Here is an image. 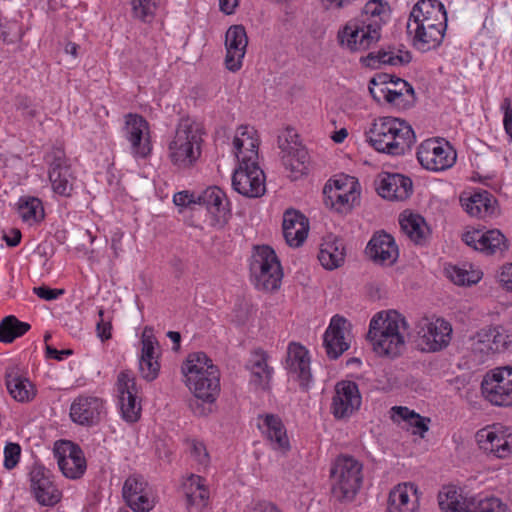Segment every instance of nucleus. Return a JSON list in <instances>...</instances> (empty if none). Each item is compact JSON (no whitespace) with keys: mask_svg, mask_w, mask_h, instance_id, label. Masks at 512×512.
Returning a JSON list of instances; mask_svg holds the SVG:
<instances>
[{"mask_svg":"<svg viewBox=\"0 0 512 512\" xmlns=\"http://www.w3.org/2000/svg\"><path fill=\"white\" fill-rule=\"evenodd\" d=\"M390 16L391 8L386 0H369L357 18L347 22L338 38L351 51L366 50L379 41L382 26Z\"/></svg>","mask_w":512,"mask_h":512,"instance_id":"obj_1","label":"nucleus"},{"mask_svg":"<svg viewBox=\"0 0 512 512\" xmlns=\"http://www.w3.org/2000/svg\"><path fill=\"white\" fill-rule=\"evenodd\" d=\"M408 327L405 317L396 310L381 311L371 319L367 339L377 354L394 358L405 349Z\"/></svg>","mask_w":512,"mask_h":512,"instance_id":"obj_2","label":"nucleus"},{"mask_svg":"<svg viewBox=\"0 0 512 512\" xmlns=\"http://www.w3.org/2000/svg\"><path fill=\"white\" fill-rule=\"evenodd\" d=\"M366 137L376 151L392 156L404 155L415 143L412 127L394 117L376 119L366 132Z\"/></svg>","mask_w":512,"mask_h":512,"instance_id":"obj_3","label":"nucleus"},{"mask_svg":"<svg viewBox=\"0 0 512 512\" xmlns=\"http://www.w3.org/2000/svg\"><path fill=\"white\" fill-rule=\"evenodd\" d=\"M332 494L341 502H351L363 483L362 463L349 455H340L331 467Z\"/></svg>","mask_w":512,"mask_h":512,"instance_id":"obj_4","label":"nucleus"},{"mask_svg":"<svg viewBox=\"0 0 512 512\" xmlns=\"http://www.w3.org/2000/svg\"><path fill=\"white\" fill-rule=\"evenodd\" d=\"M442 512H511L508 505L495 496L464 497L455 486H445L438 493Z\"/></svg>","mask_w":512,"mask_h":512,"instance_id":"obj_5","label":"nucleus"},{"mask_svg":"<svg viewBox=\"0 0 512 512\" xmlns=\"http://www.w3.org/2000/svg\"><path fill=\"white\" fill-rule=\"evenodd\" d=\"M200 129L188 119L181 120L169 144V158L178 168L191 167L201 155Z\"/></svg>","mask_w":512,"mask_h":512,"instance_id":"obj_6","label":"nucleus"},{"mask_svg":"<svg viewBox=\"0 0 512 512\" xmlns=\"http://www.w3.org/2000/svg\"><path fill=\"white\" fill-rule=\"evenodd\" d=\"M249 267L257 289L273 291L280 287L283 272L280 261L270 246L254 247Z\"/></svg>","mask_w":512,"mask_h":512,"instance_id":"obj_7","label":"nucleus"},{"mask_svg":"<svg viewBox=\"0 0 512 512\" xmlns=\"http://www.w3.org/2000/svg\"><path fill=\"white\" fill-rule=\"evenodd\" d=\"M48 165V178L54 193L70 197L74 190L76 177L74 176L71 164L62 148H52L44 157Z\"/></svg>","mask_w":512,"mask_h":512,"instance_id":"obj_8","label":"nucleus"},{"mask_svg":"<svg viewBox=\"0 0 512 512\" xmlns=\"http://www.w3.org/2000/svg\"><path fill=\"white\" fill-rule=\"evenodd\" d=\"M418 346L425 352H437L446 348L451 340V324L442 319L422 318L416 324Z\"/></svg>","mask_w":512,"mask_h":512,"instance_id":"obj_9","label":"nucleus"},{"mask_svg":"<svg viewBox=\"0 0 512 512\" xmlns=\"http://www.w3.org/2000/svg\"><path fill=\"white\" fill-rule=\"evenodd\" d=\"M456 152L446 141L427 139L417 150V159L427 170L438 172L452 167L456 161Z\"/></svg>","mask_w":512,"mask_h":512,"instance_id":"obj_10","label":"nucleus"},{"mask_svg":"<svg viewBox=\"0 0 512 512\" xmlns=\"http://www.w3.org/2000/svg\"><path fill=\"white\" fill-rule=\"evenodd\" d=\"M485 398L497 406L512 405V367H500L487 373L481 383Z\"/></svg>","mask_w":512,"mask_h":512,"instance_id":"obj_11","label":"nucleus"},{"mask_svg":"<svg viewBox=\"0 0 512 512\" xmlns=\"http://www.w3.org/2000/svg\"><path fill=\"white\" fill-rule=\"evenodd\" d=\"M479 448L496 458L512 454V428L501 425L487 426L476 433Z\"/></svg>","mask_w":512,"mask_h":512,"instance_id":"obj_12","label":"nucleus"},{"mask_svg":"<svg viewBox=\"0 0 512 512\" xmlns=\"http://www.w3.org/2000/svg\"><path fill=\"white\" fill-rule=\"evenodd\" d=\"M124 137L130 144V152L135 158L145 159L152 151L147 120L134 113L125 115Z\"/></svg>","mask_w":512,"mask_h":512,"instance_id":"obj_13","label":"nucleus"},{"mask_svg":"<svg viewBox=\"0 0 512 512\" xmlns=\"http://www.w3.org/2000/svg\"><path fill=\"white\" fill-rule=\"evenodd\" d=\"M232 187L245 197H261L266 191L265 174L258 164H239L232 175Z\"/></svg>","mask_w":512,"mask_h":512,"instance_id":"obj_14","label":"nucleus"},{"mask_svg":"<svg viewBox=\"0 0 512 512\" xmlns=\"http://www.w3.org/2000/svg\"><path fill=\"white\" fill-rule=\"evenodd\" d=\"M197 204L207 210L214 227L223 228L231 218L230 202L225 192L217 186L198 193Z\"/></svg>","mask_w":512,"mask_h":512,"instance_id":"obj_15","label":"nucleus"},{"mask_svg":"<svg viewBox=\"0 0 512 512\" xmlns=\"http://www.w3.org/2000/svg\"><path fill=\"white\" fill-rule=\"evenodd\" d=\"M52 477L49 469L37 463L29 472L31 491L42 506H54L61 500V491L54 484Z\"/></svg>","mask_w":512,"mask_h":512,"instance_id":"obj_16","label":"nucleus"},{"mask_svg":"<svg viewBox=\"0 0 512 512\" xmlns=\"http://www.w3.org/2000/svg\"><path fill=\"white\" fill-rule=\"evenodd\" d=\"M116 385L122 418L129 423L138 421L141 414V404L138 401V389L132 372H120Z\"/></svg>","mask_w":512,"mask_h":512,"instance_id":"obj_17","label":"nucleus"},{"mask_svg":"<svg viewBox=\"0 0 512 512\" xmlns=\"http://www.w3.org/2000/svg\"><path fill=\"white\" fill-rule=\"evenodd\" d=\"M361 406L358 385L350 380H342L335 385L331 413L336 419L349 418Z\"/></svg>","mask_w":512,"mask_h":512,"instance_id":"obj_18","label":"nucleus"},{"mask_svg":"<svg viewBox=\"0 0 512 512\" xmlns=\"http://www.w3.org/2000/svg\"><path fill=\"white\" fill-rule=\"evenodd\" d=\"M188 388L194 393L196 397V407L191 404L195 414L204 416L207 415L211 409L198 404L202 400L206 404L213 403L220 392V377L218 368H212V371L206 376H199L195 382L185 381Z\"/></svg>","mask_w":512,"mask_h":512,"instance_id":"obj_19","label":"nucleus"},{"mask_svg":"<svg viewBox=\"0 0 512 512\" xmlns=\"http://www.w3.org/2000/svg\"><path fill=\"white\" fill-rule=\"evenodd\" d=\"M350 328L351 324L344 317L339 315L332 317L323 336V345L330 359H338L349 349Z\"/></svg>","mask_w":512,"mask_h":512,"instance_id":"obj_20","label":"nucleus"},{"mask_svg":"<svg viewBox=\"0 0 512 512\" xmlns=\"http://www.w3.org/2000/svg\"><path fill=\"white\" fill-rule=\"evenodd\" d=\"M462 240L467 246L486 255L502 254L508 249L507 239L498 229L466 231Z\"/></svg>","mask_w":512,"mask_h":512,"instance_id":"obj_21","label":"nucleus"},{"mask_svg":"<svg viewBox=\"0 0 512 512\" xmlns=\"http://www.w3.org/2000/svg\"><path fill=\"white\" fill-rule=\"evenodd\" d=\"M141 354L139 357V373L141 377L151 382L155 380L160 371L158 357L160 355L159 342L153 335V329L145 327L141 337Z\"/></svg>","mask_w":512,"mask_h":512,"instance_id":"obj_22","label":"nucleus"},{"mask_svg":"<svg viewBox=\"0 0 512 512\" xmlns=\"http://www.w3.org/2000/svg\"><path fill=\"white\" fill-rule=\"evenodd\" d=\"M104 414V402L95 396H79L70 407L72 421L82 426L97 425Z\"/></svg>","mask_w":512,"mask_h":512,"instance_id":"obj_23","label":"nucleus"},{"mask_svg":"<svg viewBox=\"0 0 512 512\" xmlns=\"http://www.w3.org/2000/svg\"><path fill=\"white\" fill-rule=\"evenodd\" d=\"M60 448L55 449V456L62 474L69 479H78L86 471V460L81 448L70 442L64 441Z\"/></svg>","mask_w":512,"mask_h":512,"instance_id":"obj_24","label":"nucleus"},{"mask_svg":"<svg viewBox=\"0 0 512 512\" xmlns=\"http://www.w3.org/2000/svg\"><path fill=\"white\" fill-rule=\"evenodd\" d=\"M248 37L243 25H232L225 35L226 68L231 72H237L242 67V61L246 53Z\"/></svg>","mask_w":512,"mask_h":512,"instance_id":"obj_25","label":"nucleus"},{"mask_svg":"<svg viewBox=\"0 0 512 512\" xmlns=\"http://www.w3.org/2000/svg\"><path fill=\"white\" fill-rule=\"evenodd\" d=\"M408 21L423 23L425 26L437 27L442 32L447 28V13L438 0H420L412 8Z\"/></svg>","mask_w":512,"mask_h":512,"instance_id":"obj_26","label":"nucleus"},{"mask_svg":"<svg viewBox=\"0 0 512 512\" xmlns=\"http://www.w3.org/2000/svg\"><path fill=\"white\" fill-rule=\"evenodd\" d=\"M421 492L412 482L396 485L389 493L387 512H417Z\"/></svg>","mask_w":512,"mask_h":512,"instance_id":"obj_27","label":"nucleus"},{"mask_svg":"<svg viewBox=\"0 0 512 512\" xmlns=\"http://www.w3.org/2000/svg\"><path fill=\"white\" fill-rule=\"evenodd\" d=\"M233 146L239 164H257L259 140L253 127L240 126L234 137Z\"/></svg>","mask_w":512,"mask_h":512,"instance_id":"obj_28","label":"nucleus"},{"mask_svg":"<svg viewBox=\"0 0 512 512\" xmlns=\"http://www.w3.org/2000/svg\"><path fill=\"white\" fill-rule=\"evenodd\" d=\"M285 368L290 374L297 377L301 386H308L312 375L309 352L304 346L295 342L288 345Z\"/></svg>","mask_w":512,"mask_h":512,"instance_id":"obj_29","label":"nucleus"},{"mask_svg":"<svg viewBox=\"0 0 512 512\" xmlns=\"http://www.w3.org/2000/svg\"><path fill=\"white\" fill-rule=\"evenodd\" d=\"M279 148L281 149L282 162L286 169H289L294 179L308 173V152L305 147L296 141H288V139H278Z\"/></svg>","mask_w":512,"mask_h":512,"instance_id":"obj_30","label":"nucleus"},{"mask_svg":"<svg viewBox=\"0 0 512 512\" xmlns=\"http://www.w3.org/2000/svg\"><path fill=\"white\" fill-rule=\"evenodd\" d=\"M407 34L411 37L413 47L420 52L436 49L443 41L445 32L437 27H429L423 23L408 21Z\"/></svg>","mask_w":512,"mask_h":512,"instance_id":"obj_31","label":"nucleus"},{"mask_svg":"<svg viewBox=\"0 0 512 512\" xmlns=\"http://www.w3.org/2000/svg\"><path fill=\"white\" fill-rule=\"evenodd\" d=\"M366 253L374 262L382 265H392L399 255L394 238L385 232L374 234L366 247Z\"/></svg>","mask_w":512,"mask_h":512,"instance_id":"obj_32","label":"nucleus"},{"mask_svg":"<svg viewBox=\"0 0 512 512\" xmlns=\"http://www.w3.org/2000/svg\"><path fill=\"white\" fill-rule=\"evenodd\" d=\"M377 192L385 199L405 200L412 193V180L402 174L385 173L379 179Z\"/></svg>","mask_w":512,"mask_h":512,"instance_id":"obj_33","label":"nucleus"},{"mask_svg":"<svg viewBox=\"0 0 512 512\" xmlns=\"http://www.w3.org/2000/svg\"><path fill=\"white\" fill-rule=\"evenodd\" d=\"M282 226L284 238L291 247L301 246L307 238L308 220L297 211L287 210L283 216Z\"/></svg>","mask_w":512,"mask_h":512,"instance_id":"obj_34","label":"nucleus"},{"mask_svg":"<svg viewBox=\"0 0 512 512\" xmlns=\"http://www.w3.org/2000/svg\"><path fill=\"white\" fill-rule=\"evenodd\" d=\"M345 245L343 239L329 234L322 239L318 253L321 265L327 270L340 267L345 261Z\"/></svg>","mask_w":512,"mask_h":512,"instance_id":"obj_35","label":"nucleus"},{"mask_svg":"<svg viewBox=\"0 0 512 512\" xmlns=\"http://www.w3.org/2000/svg\"><path fill=\"white\" fill-rule=\"evenodd\" d=\"M186 508L189 512H201L208 504L209 491L205 480L192 474L184 484Z\"/></svg>","mask_w":512,"mask_h":512,"instance_id":"obj_36","label":"nucleus"},{"mask_svg":"<svg viewBox=\"0 0 512 512\" xmlns=\"http://www.w3.org/2000/svg\"><path fill=\"white\" fill-rule=\"evenodd\" d=\"M460 202L470 216L483 218L493 213L495 199L490 192L479 190L469 195L462 194Z\"/></svg>","mask_w":512,"mask_h":512,"instance_id":"obj_37","label":"nucleus"},{"mask_svg":"<svg viewBox=\"0 0 512 512\" xmlns=\"http://www.w3.org/2000/svg\"><path fill=\"white\" fill-rule=\"evenodd\" d=\"M412 55L410 51L389 46L387 49L382 48L377 52H370L364 63L372 68H378L381 64L391 66H404L411 62Z\"/></svg>","mask_w":512,"mask_h":512,"instance_id":"obj_38","label":"nucleus"},{"mask_svg":"<svg viewBox=\"0 0 512 512\" xmlns=\"http://www.w3.org/2000/svg\"><path fill=\"white\" fill-rule=\"evenodd\" d=\"M5 379L7 390L16 401L29 402L35 397L36 390L34 385L15 369L6 371Z\"/></svg>","mask_w":512,"mask_h":512,"instance_id":"obj_39","label":"nucleus"},{"mask_svg":"<svg viewBox=\"0 0 512 512\" xmlns=\"http://www.w3.org/2000/svg\"><path fill=\"white\" fill-rule=\"evenodd\" d=\"M212 368H217L204 352L191 353L183 363L181 370L185 381L195 382L199 376H206Z\"/></svg>","mask_w":512,"mask_h":512,"instance_id":"obj_40","label":"nucleus"},{"mask_svg":"<svg viewBox=\"0 0 512 512\" xmlns=\"http://www.w3.org/2000/svg\"><path fill=\"white\" fill-rule=\"evenodd\" d=\"M268 355L262 351H255L248 363V368L252 374V382L265 389L273 374V368L267 364Z\"/></svg>","mask_w":512,"mask_h":512,"instance_id":"obj_41","label":"nucleus"},{"mask_svg":"<svg viewBox=\"0 0 512 512\" xmlns=\"http://www.w3.org/2000/svg\"><path fill=\"white\" fill-rule=\"evenodd\" d=\"M324 203L327 207L335 209L337 212L350 210L358 200L359 191H350L348 194L332 190V183L328 181L323 188Z\"/></svg>","mask_w":512,"mask_h":512,"instance_id":"obj_42","label":"nucleus"},{"mask_svg":"<svg viewBox=\"0 0 512 512\" xmlns=\"http://www.w3.org/2000/svg\"><path fill=\"white\" fill-rule=\"evenodd\" d=\"M18 213L22 220L30 225L42 221L45 217L42 201L34 196L19 198Z\"/></svg>","mask_w":512,"mask_h":512,"instance_id":"obj_43","label":"nucleus"},{"mask_svg":"<svg viewBox=\"0 0 512 512\" xmlns=\"http://www.w3.org/2000/svg\"><path fill=\"white\" fill-rule=\"evenodd\" d=\"M265 424L267 426V437L273 448L281 451L289 450V439L281 419L275 415H267Z\"/></svg>","mask_w":512,"mask_h":512,"instance_id":"obj_44","label":"nucleus"},{"mask_svg":"<svg viewBox=\"0 0 512 512\" xmlns=\"http://www.w3.org/2000/svg\"><path fill=\"white\" fill-rule=\"evenodd\" d=\"M392 411V419L394 421H404L410 427H413V434H419L423 436V434L428 431L427 423L430 421L428 418L420 416L413 410H410L408 407L404 406H394L391 408Z\"/></svg>","mask_w":512,"mask_h":512,"instance_id":"obj_45","label":"nucleus"},{"mask_svg":"<svg viewBox=\"0 0 512 512\" xmlns=\"http://www.w3.org/2000/svg\"><path fill=\"white\" fill-rule=\"evenodd\" d=\"M402 231L416 244H422L427 236L428 228L420 215L410 214L400 219Z\"/></svg>","mask_w":512,"mask_h":512,"instance_id":"obj_46","label":"nucleus"},{"mask_svg":"<svg viewBox=\"0 0 512 512\" xmlns=\"http://www.w3.org/2000/svg\"><path fill=\"white\" fill-rule=\"evenodd\" d=\"M27 322L18 320L15 316H6L0 322V342L12 343L16 338L23 336L30 330Z\"/></svg>","mask_w":512,"mask_h":512,"instance_id":"obj_47","label":"nucleus"},{"mask_svg":"<svg viewBox=\"0 0 512 512\" xmlns=\"http://www.w3.org/2000/svg\"><path fill=\"white\" fill-rule=\"evenodd\" d=\"M482 338H486V342L490 343V349L494 353L504 351L512 343V334L503 326H493L482 329Z\"/></svg>","mask_w":512,"mask_h":512,"instance_id":"obj_48","label":"nucleus"},{"mask_svg":"<svg viewBox=\"0 0 512 512\" xmlns=\"http://www.w3.org/2000/svg\"><path fill=\"white\" fill-rule=\"evenodd\" d=\"M447 273L452 282L457 285H472L479 282L482 278V272L472 269L471 265L452 266L447 269Z\"/></svg>","mask_w":512,"mask_h":512,"instance_id":"obj_49","label":"nucleus"},{"mask_svg":"<svg viewBox=\"0 0 512 512\" xmlns=\"http://www.w3.org/2000/svg\"><path fill=\"white\" fill-rule=\"evenodd\" d=\"M160 0H131L132 16L142 22H151Z\"/></svg>","mask_w":512,"mask_h":512,"instance_id":"obj_50","label":"nucleus"},{"mask_svg":"<svg viewBox=\"0 0 512 512\" xmlns=\"http://www.w3.org/2000/svg\"><path fill=\"white\" fill-rule=\"evenodd\" d=\"M23 31L17 21H8L0 24V39L7 44L21 40Z\"/></svg>","mask_w":512,"mask_h":512,"instance_id":"obj_51","label":"nucleus"},{"mask_svg":"<svg viewBox=\"0 0 512 512\" xmlns=\"http://www.w3.org/2000/svg\"><path fill=\"white\" fill-rule=\"evenodd\" d=\"M146 482L140 476H130L126 479L123 486V497L125 501L141 494L145 491Z\"/></svg>","mask_w":512,"mask_h":512,"instance_id":"obj_52","label":"nucleus"},{"mask_svg":"<svg viewBox=\"0 0 512 512\" xmlns=\"http://www.w3.org/2000/svg\"><path fill=\"white\" fill-rule=\"evenodd\" d=\"M21 457V446L18 443L8 442L4 448V467L14 469Z\"/></svg>","mask_w":512,"mask_h":512,"instance_id":"obj_53","label":"nucleus"},{"mask_svg":"<svg viewBox=\"0 0 512 512\" xmlns=\"http://www.w3.org/2000/svg\"><path fill=\"white\" fill-rule=\"evenodd\" d=\"M126 503L135 512H149L153 508V502L145 492L126 501Z\"/></svg>","mask_w":512,"mask_h":512,"instance_id":"obj_54","label":"nucleus"},{"mask_svg":"<svg viewBox=\"0 0 512 512\" xmlns=\"http://www.w3.org/2000/svg\"><path fill=\"white\" fill-rule=\"evenodd\" d=\"M332 183V190L348 194L350 191H358V182L354 177L343 176L339 179L330 180Z\"/></svg>","mask_w":512,"mask_h":512,"instance_id":"obj_55","label":"nucleus"},{"mask_svg":"<svg viewBox=\"0 0 512 512\" xmlns=\"http://www.w3.org/2000/svg\"><path fill=\"white\" fill-rule=\"evenodd\" d=\"M500 108L504 114V129L512 141V100L509 97L504 98Z\"/></svg>","mask_w":512,"mask_h":512,"instance_id":"obj_56","label":"nucleus"},{"mask_svg":"<svg viewBox=\"0 0 512 512\" xmlns=\"http://www.w3.org/2000/svg\"><path fill=\"white\" fill-rule=\"evenodd\" d=\"M405 89L399 88V90H392L391 88H387L385 94V102L396 107L404 108L406 106L404 102Z\"/></svg>","mask_w":512,"mask_h":512,"instance_id":"obj_57","label":"nucleus"},{"mask_svg":"<svg viewBox=\"0 0 512 512\" xmlns=\"http://www.w3.org/2000/svg\"><path fill=\"white\" fill-rule=\"evenodd\" d=\"M33 292L41 299L51 301L57 299L59 296L64 294L63 289H52L48 286L42 285L34 287Z\"/></svg>","mask_w":512,"mask_h":512,"instance_id":"obj_58","label":"nucleus"},{"mask_svg":"<svg viewBox=\"0 0 512 512\" xmlns=\"http://www.w3.org/2000/svg\"><path fill=\"white\" fill-rule=\"evenodd\" d=\"M98 315H99L100 320L97 322V325H96L97 334L102 341H105V340H108L109 338H111L112 325H111L110 321H106L104 319V310L103 309H100L98 311Z\"/></svg>","mask_w":512,"mask_h":512,"instance_id":"obj_59","label":"nucleus"},{"mask_svg":"<svg viewBox=\"0 0 512 512\" xmlns=\"http://www.w3.org/2000/svg\"><path fill=\"white\" fill-rule=\"evenodd\" d=\"M198 193H193L189 191H181L177 192L173 197V202L177 206H190L192 204H197Z\"/></svg>","mask_w":512,"mask_h":512,"instance_id":"obj_60","label":"nucleus"},{"mask_svg":"<svg viewBox=\"0 0 512 512\" xmlns=\"http://www.w3.org/2000/svg\"><path fill=\"white\" fill-rule=\"evenodd\" d=\"M482 330H480L476 337H475V340H474V343H473V351L475 353H480L482 355H489V354H493L494 353V350L493 349H490V343L489 342H486V338H482Z\"/></svg>","mask_w":512,"mask_h":512,"instance_id":"obj_61","label":"nucleus"},{"mask_svg":"<svg viewBox=\"0 0 512 512\" xmlns=\"http://www.w3.org/2000/svg\"><path fill=\"white\" fill-rule=\"evenodd\" d=\"M500 284L509 291H512V264L503 266L498 276Z\"/></svg>","mask_w":512,"mask_h":512,"instance_id":"obj_62","label":"nucleus"},{"mask_svg":"<svg viewBox=\"0 0 512 512\" xmlns=\"http://www.w3.org/2000/svg\"><path fill=\"white\" fill-rule=\"evenodd\" d=\"M192 455L200 464H206L208 462V453L206 447L201 442H194L192 445Z\"/></svg>","mask_w":512,"mask_h":512,"instance_id":"obj_63","label":"nucleus"},{"mask_svg":"<svg viewBox=\"0 0 512 512\" xmlns=\"http://www.w3.org/2000/svg\"><path fill=\"white\" fill-rule=\"evenodd\" d=\"M16 108L23 111L29 117H34L36 114L35 110L31 107V100L28 97H17Z\"/></svg>","mask_w":512,"mask_h":512,"instance_id":"obj_64","label":"nucleus"}]
</instances>
